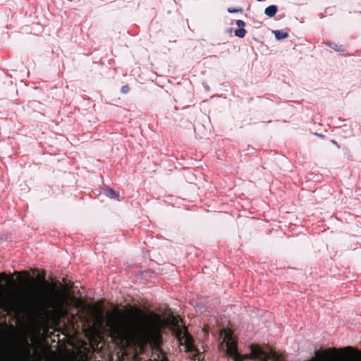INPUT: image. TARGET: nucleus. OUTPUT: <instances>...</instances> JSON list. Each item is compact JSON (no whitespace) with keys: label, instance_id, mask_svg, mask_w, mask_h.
Segmentation results:
<instances>
[{"label":"nucleus","instance_id":"nucleus-5","mask_svg":"<svg viewBox=\"0 0 361 361\" xmlns=\"http://www.w3.org/2000/svg\"><path fill=\"white\" fill-rule=\"evenodd\" d=\"M184 345L187 352L195 353L194 357L199 356L200 352L194 344L192 337L188 334L184 336Z\"/></svg>","mask_w":361,"mask_h":361},{"label":"nucleus","instance_id":"nucleus-9","mask_svg":"<svg viewBox=\"0 0 361 361\" xmlns=\"http://www.w3.org/2000/svg\"><path fill=\"white\" fill-rule=\"evenodd\" d=\"M274 33L276 39L278 40L283 39L288 37V34L283 30H276Z\"/></svg>","mask_w":361,"mask_h":361},{"label":"nucleus","instance_id":"nucleus-17","mask_svg":"<svg viewBox=\"0 0 361 361\" xmlns=\"http://www.w3.org/2000/svg\"><path fill=\"white\" fill-rule=\"evenodd\" d=\"M240 10H241L240 8H228V11L229 13H236V12L240 11Z\"/></svg>","mask_w":361,"mask_h":361},{"label":"nucleus","instance_id":"nucleus-7","mask_svg":"<svg viewBox=\"0 0 361 361\" xmlns=\"http://www.w3.org/2000/svg\"><path fill=\"white\" fill-rule=\"evenodd\" d=\"M30 353V350L28 348H26V355L23 356L22 355H18L17 357H14L13 355L10 354L8 357L7 361H28L27 357Z\"/></svg>","mask_w":361,"mask_h":361},{"label":"nucleus","instance_id":"nucleus-16","mask_svg":"<svg viewBox=\"0 0 361 361\" xmlns=\"http://www.w3.org/2000/svg\"><path fill=\"white\" fill-rule=\"evenodd\" d=\"M73 300L75 302V305L76 307H80L82 305V301L80 300H78L75 298H73Z\"/></svg>","mask_w":361,"mask_h":361},{"label":"nucleus","instance_id":"nucleus-18","mask_svg":"<svg viewBox=\"0 0 361 361\" xmlns=\"http://www.w3.org/2000/svg\"><path fill=\"white\" fill-rule=\"evenodd\" d=\"M356 353H361L359 351H355Z\"/></svg>","mask_w":361,"mask_h":361},{"label":"nucleus","instance_id":"nucleus-4","mask_svg":"<svg viewBox=\"0 0 361 361\" xmlns=\"http://www.w3.org/2000/svg\"><path fill=\"white\" fill-rule=\"evenodd\" d=\"M223 343H226V355L231 357L234 361H243L247 357L238 353V341L231 330H224Z\"/></svg>","mask_w":361,"mask_h":361},{"label":"nucleus","instance_id":"nucleus-13","mask_svg":"<svg viewBox=\"0 0 361 361\" xmlns=\"http://www.w3.org/2000/svg\"><path fill=\"white\" fill-rule=\"evenodd\" d=\"M246 34V30L244 28H239L235 31V35L238 37H243Z\"/></svg>","mask_w":361,"mask_h":361},{"label":"nucleus","instance_id":"nucleus-1","mask_svg":"<svg viewBox=\"0 0 361 361\" xmlns=\"http://www.w3.org/2000/svg\"><path fill=\"white\" fill-rule=\"evenodd\" d=\"M137 319L127 324L109 322L114 333L121 341H131L140 344L158 343L161 339V319L156 313L145 314L142 310L133 307Z\"/></svg>","mask_w":361,"mask_h":361},{"label":"nucleus","instance_id":"nucleus-2","mask_svg":"<svg viewBox=\"0 0 361 361\" xmlns=\"http://www.w3.org/2000/svg\"><path fill=\"white\" fill-rule=\"evenodd\" d=\"M43 286L49 290L46 295L37 294L34 297L33 307L37 315L41 319L48 320L53 314L52 311L59 316H65L67 307L71 305L70 296L63 288H56V283H49L45 280V275L41 276Z\"/></svg>","mask_w":361,"mask_h":361},{"label":"nucleus","instance_id":"nucleus-10","mask_svg":"<svg viewBox=\"0 0 361 361\" xmlns=\"http://www.w3.org/2000/svg\"><path fill=\"white\" fill-rule=\"evenodd\" d=\"M0 279L1 281H5L8 283L13 284L15 283V280L12 275L8 276L6 273H1L0 274Z\"/></svg>","mask_w":361,"mask_h":361},{"label":"nucleus","instance_id":"nucleus-3","mask_svg":"<svg viewBox=\"0 0 361 361\" xmlns=\"http://www.w3.org/2000/svg\"><path fill=\"white\" fill-rule=\"evenodd\" d=\"M340 351L352 353L355 350L353 347L348 346L341 349L331 348L322 352L317 351L315 353L316 358L312 361H338L339 360L338 354ZM250 357L253 359H259L260 361H282L281 355L274 350L271 349L269 353H267L262 350L258 345H252L251 347V355Z\"/></svg>","mask_w":361,"mask_h":361},{"label":"nucleus","instance_id":"nucleus-8","mask_svg":"<svg viewBox=\"0 0 361 361\" xmlns=\"http://www.w3.org/2000/svg\"><path fill=\"white\" fill-rule=\"evenodd\" d=\"M278 11V8L275 5H271V6H269L268 7H267L264 10V13L271 18L273 16H274L276 13Z\"/></svg>","mask_w":361,"mask_h":361},{"label":"nucleus","instance_id":"nucleus-14","mask_svg":"<svg viewBox=\"0 0 361 361\" xmlns=\"http://www.w3.org/2000/svg\"><path fill=\"white\" fill-rule=\"evenodd\" d=\"M121 91L122 93L126 94V93H128L130 91V87H129L128 85H123L121 87Z\"/></svg>","mask_w":361,"mask_h":361},{"label":"nucleus","instance_id":"nucleus-12","mask_svg":"<svg viewBox=\"0 0 361 361\" xmlns=\"http://www.w3.org/2000/svg\"><path fill=\"white\" fill-rule=\"evenodd\" d=\"M16 275H20L22 274L24 276L25 280H32V281H38L37 279H34L33 278H31L30 276V274L27 271H23V272H15Z\"/></svg>","mask_w":361,"mask_h":361},{"label":"nucleus","instance_id":"nucleus-6","mask_svg":"<svg viewBox=\"0 0 361 361\" xmlns=\"http://www.w3.org/2000/svg\"><path fill=\"white\" fill-rule=\"evenodd\" d=\"M325 44L336 51L343 52L345 51V46L341 44H338L334 42H325Z\"/></svg>","mask_w":361,"mask_h":361},{"label":"nucleus","instance_id":"nucleus-15","mask_svg":"<svg viewBox=\"0 0 361 361\" xmlns=\"http://www.w3.org/2000/svg\"><path fill=\"white\" fill-rule=\"evenodd\" d=\"M236 25L238 27L240 28H243V27L245 26V23L243 20H238L236 21Z\"/></svg>","mask_w":361,"mask_h":361},{"label":"nucleus","instance_id":"nucleus-11","mask_svg":"<svg viewBox=\"0 0 361 361\" xmlns=\"http://www.w3.org/2000/svg\"><path fill=\"white\" fill-rule=\"evenodd\" d=\"M106 194L108 197L111 198L118 199L119 197V193L113 190L112 188H108L106 190Z\"/></svg>","mask_w":361,"mask_h":361}]
</instances>
